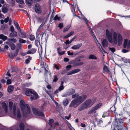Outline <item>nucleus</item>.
Returning <instances> with one entry per match:
<instances>
[{"label":"nucleus","mask_w":130,"mask_h":130,"mask_svg":"<svg viewBox=\"0 0 130 130\" xmlns=\"http://www.w3.org/2000/svg\"><path fill=\"white\" fill-rule=\"evenodd\" d=\"M106 33L107 38L110 43H112V37L111 34L109 32L108 29H106Z\"/></svg>","instance_id":"nucleus-9"},{"label":"nucleus","mask_w":130,"mask_h":130,"mask_svg":"<svg viewBox=\"0 0 130 130\" xmlns=\"http://www.w3.org/2000/svg\"><path fill=\"white\" fill-rule=\"evenodd\" d=\"M67 53L68 55L69 56H72L73 55V52L71 53L70 51H68Z\"/></svg>","instance_id":"nucleus-58"},{"label":"nucleus","mask_w":130,"mask_h":130,"mask_svg":"<svg viewBox=\"0 0 130 130\" xmlns=\"http://www.w3.org/2000/svg\"><path fill=\"white\" fill-rule=\"evenodd\" d=\"M14 89L12 85H10L8 87L7 90L9 92H11Z\"/></svg>","instance_id":"nucleus-29"},{"label":"nucleus","mask_w":130,"mask_h":130,"mask_svg":"<svg viewBox=\"0 0 130 130\" xmlns=\"http://www.w3.org/2000/svg\"><path fill=\"white\" fill-rule=\"evenodd\" d=\"M35 11L37 13H41L42 12V9L41 6L38 4H35L34 6Z\"/></svg>","instance_id":"nucleus-8"},{"label":"nucleus","mask_w":130,"mask_h":130,"mask_svg":"<svg viewBox=\"0 0 130 130\" xmlns=\"http://www.w3.org/2000/svg\"><path fill=\"white\" fill-rule=\"evenodd\" d=\"M63 103L64 105L66 106L68 104V102L67 99H66L63 100Z\"/></svg>","instance_id":"nucleus-35"},{"label":"nucleus","mask_w":130,"mask_h":130,"mask_svg":"<svg viewBox=\"0 0 130 130\" xmlns=\"http://www.w3.org/2000/svg\"><path fill=\"white\" fill-rule=\"evenodd\" d=\"M102 106V104L99 103L97 104L96 106L93 107L90 110L88 111V113L90 114L94 112V113L96 112L95 111L99 108Z\"/></svg>","instance_id":"nucleus-7"},{"label":"nucleus","mask_w":130,"mask_h":130,"mask_svg":"<svg viewBox=\"0 0 130 130\" xmlns=\"http://www.w3.org/2000/svg\"><path fill=\"white\" fill-rule=\"evenodd\" d=\"M72 67V66L71 65H69L66 67V68L67 69H68L71 68Z\"/></svg>","instance_id":"nucleus-64"},{"label":"nucleus","mask_w":130,"mask_h":130,"mask_svg":"<svg viewBox=\"0 0 130 130\" xmlns=\"http://www.w3.org/2000/svg\"><path fill=\"white\" fill-rule=\"evenodd\" d=\"M20 34H19V36L20 37L22 38H25L26 37V33L24 32L19 31Z\"/></svg>","instance_id":"nucleus-23"},{"label":"nucleus","mask_w":130,"mask_h":130,"mask_svg":"<svg viewBox=\"0 0 130 130\" xmlns=\"http://www.w3.org/2000/svg\"><path fill=\"white\" fill-rule=\"evenodd\" d=\"M18 52H19V51H18V50H17L15 51V52L14 53V55L15 56H16L18 54Z\"/></svg>","instance_id":"nucleus-61"},{"label":"nucleus","mask_w":130,"mask_h":130,"mask_svg":"<svg viewBox=\"0 0 130 130\" xmlns=\"http://www.w3.org/2000/svg\"><path fill=\"white\" fill-rule=\"evenodd\" d=\"M113 42L115 44H116L118 43L117 35L116 33L114 32L113 35Z\"/></svg>","instance_id":"nucleus-14"},{"label":"nucleus","mask_w":130,"mask_h":130,"mask_svg":"<svg viewBox=\"0 0 130 130\" xmlns=\"http://www.w3.org/2000/svg\"><path fill=\"white\" fill-rule=\"evenodd\" d=\"M127 39H125L123 44L124 48L127 47V48H130V40H129L128 44L127 43Z\"/></svg>","instance_id":"nucleus-15"},{"label":"nucleus","mask_w":130,"mask_h":130,"mask_svg":"<svg viewBox=\"0 0 130 130\" xmlns=\"http://www.w3.org/2000/svg\"><path fill=\"white\" fill-rule=\"evenodd\" d=\"M9 18L8 17H7L6 18H5L4 19V22L5 23H7L9 20Z\"/></svg>","instance_id":"nucleus-55"},{"label":"nucleus","mask_w":130,"mask_h":130,"mask_svg":"<svg viewBox=\"0 0 130 130\" xmlns=\"http://www.w3.org/2000/svg\"><path fill=\"white\" fill-rule=\"evenodd\" d=\"M19 127L20 130H24V125L23 123H21L19 125Z\"/></svg>","instance_id":"nucleus-31"},{"label":"nucleus","mask_w":130,"mask_h":130,"mask_svg":"<svg viewBox=\"0 0 130 130\" xmlns=\"http://www.w3.org/2000/svg\"><path fill=\"white\" fill-rule=\"evenodd\" d=\"M117 129L118 130H122L124 127V125L123 124V120L121 119H119L117 121Z\"/></svg>","instance_id":"nucleus-6"},{"label":"nucleus","mask_w":130,"mask_h":130,"mask_svg":"<svg viewBox=\"0 0 130 130\" xmlns=\"http://www.w3.org/2000/svg\"><path fill=\"white\" fill-rule=\"evenodd\" d=\"M17 29H18V31L19 32V31H21V29L19 27V24H18L17 25L15 26Z\"/></svg>","instance_id":"nucleus-54"},{"label":"nucleus","mask_w":130,"mask_h":130,"mask_svg":"<svg viewBox=\"0 0 130 130\" xmlns=\"http://www.w3.org/2000/svg\"><path fill=\"white\" fill-rule=\"evenodd\" d=\"M54 120L52 119H51L49 120L48 124L51 127H52V124L54 122Z\"/></svg>","instance_id":"nucleus-43"},{"label":"nucleus","mask_w":130,"mask_h":130,"mask_svg":"<svg viewBox=\"0 0 130 130\" xmlns=\"http://www.w3.org/2000/svg\"><path fill=\"white\" fill-rule=\"evenodd\" d=\"M64 43L66 44H69L71 43V42H70V41H69L68 40H67L66 42H64Z\"/></svg>","instance_id":"nucleus-60"},{"label":"nucleus","mask_w":130,"mask_h":130,"mask_svg":"<svg viewBox=\"0 0 130 130\" xmlns=\"http://www.w3.org/2000/svg\"><path fill=\"white\" fill-rule=\"evenodd\" d=\"M80 71L79 69H76L73 70L67 73V75H71L73 74L76 73Z\"/></svg>","instance_id":"nucleus-13"},{"label":"nucleus","mask_w":130,"mask_h":130,"mask_svg":"<svg viewBox=\"0 0 130 130\" xmlns=\"http://www.w3.org/2000/svg\"><path fill=\"white\" fill-rule=\"evenodd\" d=\"M82 45V44L81 43L78 44L74 45L71 47V48L73 50L78 49Z\"/></svg>","instance_id":"nucleus-21"},{"label":"nucleus","mask_w":130,"mask_h":130,"mask_svg":"<svg viewBox=\"0 0 130 130\" xmlns=\"http://www.w3.org/2000/svg\"><path fill=\"white\" fill-rule=\"evenodd\" d=\"M36 52V49L34 48H33L28 50L27 52V53L28 54H33L35 53Z\"/></svg>","instance_id":"nucleus-25"},{"label":"nucleus","mask_w":130,"mask_h":130,"mask_svg":"<svg viewBox=\"0 0 130 130\" xmlns=\"http://www.w3.org/2000/svg\"><path fill=\"white\" fill-rule=\"evenodd\" d=\"M70 27V26L69 25L67 26L66 27L64 28L63 31V32H66L67 31H68Z\"/></svg>","instance_id":"nucleus-40"},{"label":"nucleus","mask_w":130,"mask_h":130,"mask_svg":"<svg viewBox=\"0 0 130 130\" xmlns=\"http://www.w3.org/2000/svg\"><path fill=\"white\" fill-rule=\"evenodd\" d=\"M109 50L111 51L113 53L115 51V48L113 47H109Z\"/></svg>","instance_id":"nucleus-52"},{"label":"nucleus","mask_w":130,"mask_h":130,"mask_svg":"<svg viewBox=\"0 0 130 130\" xmlns=\"http://www.w3.org/2000/svg\"><path fill=\"white\" fill-rule=\"evenodd\" d=\"M96 101L95 99H88L84 103L87 108L91 106Z\"/></svg>","instance_id":"nucleus-4"},{"label":"nucleus","mask_w":130,"mask_h":130,"mask_svg":"<svg viewBox=\"0 0 130 130\" xmlns=\"http://www.w3.org/2000/svg\"><path fill=\"white\" fill-rule=\"evenodd\" d=\"M21 107L23 110V116H27L30 112V109L29 106L27 104L25 105L24 101L21 100L20 103Z\"/></svg>","instance_id":"nucleus-2"},{"label":"nucleus","mask_w":130,"mask_h":130,"mask_svg":"<svg viewBox=\"0 0 130 130\" xmlns=\"http://www.w3.org/2000/svg\"><path fill=\"white\" fill-rule=\"evenodd\" d=\"M57 50L58 54L60 55H62L65 53V51H61V47H58Z\"/></svg>","instance_id":"nucleus-26"},{"label":"nucleus","mask_w":130,"mask_h":130,"mask_svg":"<svg viewBox=\"0 0 130 130\" xmlns=\"http://www.w3.org/2000/svg\"><path fill=\"white\" fill-rule=\"evenodd\" d=\"M28 58L26 59L25 61V62L26 63H29L31 59V58L30 57V56H28Z\"/></svg>","instance_id":"nucleus-39"},{"label":"nucleus","mask_w":130,"mask_h":130,"mask_svg":"<svg viewBox=\"0 0 130 130\" xmlns=\"http://www.w3.org/2000/svg\"><path fill=\"white\" fill-rule=\"evenodd\" d=\"M7 37L3 34L0 35V39L2 40L3 41H5L7 39Z\"/></svg>","instance_id":"nucleus-27"},{"label":"nucleus","mask_w":130,"mask_h":130,"mask_svg":"<svg viewBox=\"0 0 130 130\" xmlns=\"http://www.w3.org/2000/svg\"><path fill=\"white\" fill-rule=\"evenodd\" d=\"M32 110L34 113L35 115L41 116H44L43 113L39 111L38 109L35 108H33Z\"/></svg>","instance_id":"nucleus-11"},{"label":"nucleus","mask_w":130,"mask_h":130,"mask_svg":"<svg viewBox=\"0 0 130 130\" xmlns=\"http://www.w3.org/2000/svg\"><path fill=\"white\" fill-rule=\"evenodd\" d=\"M92 35L93 37L94 38H95L96 40V43L97 45L98 46V47L99 48L100 50L101 51L103 49H102V46L98 42V41L97 40L96 38V37H95V36L93 35V32L92 31Z\"/></svg>","instance_id":"nucleus-18"},{"label":"nucleus","mask_w":130,"mask_h":130,"mask_svg":"<svg viewBox=\"0 0 130 130\" xmlns=\"http://www.w3.org/2000/svg\"><path fill=\"white\" fill-rule=\"evenodd\" d=\"M87 108L84 104L83 103L80 106L78 107V109L79 111H82Z\"/></svg>","instance_id":"nucleus-20"},{"label":"nucleus","mask_w":130,"mask_h":130,"mask_svg":"<svg viewBox=\"0 0 130 130\" xmlns=\"http://www.w3.org/2000/svg\"><path fill=\"white\" fill-rule=\"evenodd\" d=\"M59 125V123H58V122H56L55 123H54V124H53V126H54V127L55 128L57 126Z\"/></svg>","instance_id":"nucleus-59"},{"label":"nucleus","mask_w":130,"mask_h":130,"mask_svg":"<svg viewBox=\"0 0 130 130\" xmlns=\"http://www.w3.org/2000/svg\"><path fill=\"white\" fill-rule=\"evenodd\" d=\"M67 124L68 127L70 129H71L72 130L73 128V127L72 126L71 124L69 122H67Z\"/></svg>","instance_id":"nucleus-47"},{"label":"nucleus","mask_w":130,"mask_h":130,"mask_svg":"<svg viewBox=\"0 0 130 130\" xmlns=\"http://www.w3.org/2000/svg\"><path fill=\"white\" fill-rule=\"evenodd\" d=\"M14 28L13 25H11L10 27V30L11 32L14 31Z\"/></svg>","instance_id":"nucleus-53"},{"label":"nucleus","mask_w":130,"mask_h":130,"mask_svg":"<svg viewBox=\"0 0 130 130\" xmlns=\"http://www.w3.org/2000/svg\"><path fill=\"white\" fill-rule=\"evenodd\" d=\"M25 94L27 96L31 95L30 99L31 100H35L37 99L38 96L37 93L31 89L27 90L25 92Z\"/></svg>","instance_id":"nucleus-3"},{"label":"nucleus","mask_w":130,"mask_h":130,"mask_svg":"<svg viewBox=\"0 0 130 130\" xmlns=\"http://www.w3.org/2000/svg\"><path fill=\"white\" fill-rule=\"evenodd\" d=\"M60 19V17H58L57 15H56L55 17H54V19L55 20H59Z\"/></svg>","instance_id":"nucleus-50"},{"label":"nucleus","mask_w":130,"mask_h":130,"mask_svg":"<svg viewBox=\"0 0 130 130\" xmlns=\"http://www.w3.org/2000/svg\"><path fill=\"white\" fill-rule=\"evenodd\" d=\"M6 44L9 45L10 47L11 48L12 50H13L15 48V45L13 44V43L12 42L10 41H7L6 42Z\"/></svg>","instance_id":"nucleus-16"},{"label":"nucleus","mask_w":130,"mask_h":130,"mask_svg":"<svg viewBox=\"0 0 130 130\" xmlns=\"http://www.w3.org/2000/svg\"><path fill=\"white\" fill-rule=\"evenodd\" d=\"M83 19L85 20L86 22V23L87 24V25L88 26H89V25H88V21L87 20V19L86 18H85V17H84V18H83Z\"/></svg>","instance_id":"nucleus-57"},{"label":"nucleus","mask_w":130,"mask_h":130,"mask_svg":"<svg viewBox=\"0 0 130 130\" xmlns=\"http://www.w3.org/2000/svg\"><path fill=\"white\" fill-rule=\"evenodd\" d=\"M97 124L99 126H101L103 124V121L101 120H100L98 121Z\"/></svg>","instance_id":"nucleus-38"},{"label":"nucleus","mask_w":130,"mask_h":130,"mask_svg":"<svg viewBox=\"0 0 130 130\" xmlns=\"http://www.w3.org/2000/svg\"><path fill=\"white\" fill-rule=\"evenodd\" d=\"M29 39L31 40H33L35 39L34 36L33 35H31L30 36Z\"/></svg>","instance_id":"nucleus-48"},{"label":"nucleus","mask_w":130,"mask_h":130,"mask_svg":"<svg viewBox=\"0 0 130 130\" xmlns=\"http://www.w3.org/2000/svg\"><path fill=\"white\" fill-rule=\"evenodd\" d=\"M13 103L12 102L10 101L9 102V108L10 110H11L13 106Z\"/></svg>","instance_id":"nucleus-44"},{"label":"nucleus","mask_w":130,"mask_h":130,"mask_svg":"<svg viewBox=\"0 0 130 130\" xmlns=\"http://www.w3.org/2000/svg\"><path fill=\"white\" fill-rule=\"evenodd\" d=\"M13 116L17 119L20 118L21 116V114L19 110H16L15 105L14 104L13 107Z\"/></svg>","instance_id":"nucleus-5"},{"label":"nucleus","mask_w":130,"mask_h":130,"mask_svg":"<svg viewBox=\"0 0 130 130\" xmlns=\"http://www.w3.org/2000/svg\"><path fill=\"white\" fill-rule=\"evenodd\" d=\"M8 40L9 41H12V42L13 43H15L17 41V40L16 39L13 38L9 39H8Z\"/></svg>","instance_id":"nucleus-34"},{"label":"nucleus","mask_w":130,"mask_h":130,"mask_svg":"<svg viewBox=\"0 0 130 130\" xmlns=\"http://www.w3.org/2000/svg\"><path fill=\"white\" fill-rule=\"evenodd\" d=\"M54 79L53 80V82H56L57 80H58V78H57V75H54Z\"/></svg>","instance_id":"nucleus-46"},{"label":"nucleus","mask_w":130,"mask_h":130,"mask_svg":"<svg viewBox=\"0 0 130 130\" xmlns=\"http://www.w3.org/2000/svg\"><path fill=\"white\" fill-rule=\"evenodd\" d=\"M63 26V24L62 23H61L58 25V26L59 27L60 29H61Z\"/></svg>","instance_id":"nucleus-51"},{"label":"nucleus","mask_w":130,"mask_h":130,"mask_svg":"<svg viewBox=\"0 0 130 130\" xmlns=\"http://www.w3.org/2000/svg\"><path fill=\"white\" fill-rule=\"evenodd\" d=\"M70 63L72 64L73 67L79 66L84 64V63L82 62H77L74 60H73L71 61Z\"/></svg>","instance_id":"nucleus-12"},{"label":"nucleus","mask_w":130,"mask_h":130,"mask_svg":"<svg viewBox=\"0 0 130 130\" xmlns=\"http://www.w3.org/2000/svg\"><path fill=\"white\" fill-rule=\"evenodd\" d=\"M16 71L15 68L14 67H12V72H15Z\"/></svg>","instance_id":"nucleus-63"},{"label":"nucleus","mask_w":130,"mask_h":130,"mask_svg":"<svg viewBox=\"0 0 130 130\" xmlns=\"http://www.w3.org/2000/svg\"><path fill=\"white\" fill-rule=\"evenodd\" d=\"M74 33L73 31L71 32L69 34L64 37V38H68L71 36Z\"/></svg>","instance_id":"nucleus-32"},{"label":"nucleus","mask_w":130,"mask_h":130,"mask_svg":"<svg viewBox=\"0 0 130 130\" xmlns=\"http://www.w3.org/2000/svg\"><path fill=\"white\" fill-rule=\"evenodd\" d=\"M54 67L57 70H59V67L56 64H54L53 65Z\"/></svg>","instance_id":"nucleus-56"},{"label":"nucleus","mask_w":130,"mask_h":130,"mask_svg":"<svg viewBox=\"0 0 130 130\" xmlns=\"http://www.w3.org/2000/svg\"><path fill=\"white\" fill-rule=\"evenodd\" d=\"M2 12L4 13H6L8 11V9L6 7L2 8Z\"/></svg>","instance_id":"nucleus-37"},{"label":"nucleus","mask_w":130,"mask_h":130,"mask_svg":"<svg viewBox=\"0 0 130 130\" xmlns=\"http://www.w3.org/2000/svg\"><path fill=\"white\" fill-rule=\"evenodd\" d=\"M88 58L90 59L96 60L97 59V57L94 55L91 54L89 55Z\"/></svg>","instance_id":"nucleus-28"},{"label":"nucleus","mask_w":130,"mask_h":130,"mask_svg":"<svg viewBox=\"0 0 130 130\" xmlns=\"http://www.w3.org/2000/svg\"><path fill=\"white\" fill-rule=\"evenodd\" d=\"M87 97V95L85 94L79 95L78 94H75L73 95L72 98L75 99L71 102L69 107H76L85 100Z\"/></svg>","instance_id":"nucleus-1"},{"label":"nucleus","mask_w":130,"mask_h":130,"mask_svg":"<svg viewBox=\"0 0 130 130\" xmlns=\"http://www.w3.org/2000/svg\"><path fill=\"white\" fill-rule=\"evenodd\" d=\"M16 2L18 3L23 4L24 3V0H16Z\"/></svg>","instance_id":"nucleus-41"},{"label":"nucleus","mask_w":130,"mask_h":130,"mask_svg":"<svg viewBox=\"0 0 130 130\" xmlns=\"http://www.w3.org/2000/svg\"><path fill=\"white\" fill-rule=\"evenodd\" d=\"M8 57L11 59L13 58L15 56L14 54L12 52H11L10 53H8Z\"/></svg>","instance_id":"nucleus-33"},{"label":"nucleus","mask_w":130,"mask_h":130,"mask_svg":"<svg viewBox=\"0 0 130 130\" xmlns=\"http://www.w3.org/2000/svg\"><path fill=\"white\" fill-rule=\"evenodd\" d=\"M75 90L72 89H70L67 92L62 95V97H67L69 95H72L75 93Z\"/></svg>","instance_id":"nucleus-10"},{"label":"nucleus","mask_w":130,"mask_h":130,"mask_svg":"<svg viewBox=\"0 0 130 130\" xmlns=\"http://www.w3.org/2000/svg\"><path fill=\"white\" fill-rule=\"evenodd\" d=\"M19 42L21 43H24L26 42L25 40H23V39L21 38H19Z\"/></svg>","instance_id":"nucleus-36"},{"label":"nucleus","mask_w":130,"mask_h":130,"mask_svg":"<svg viewBox=\"0 0 130 130\" xmlns=\"http://www.w3.org/2000/svg\"><path fill=\"white\" fill-rule=\"evenodd\" d=\"M17 33L15 31L12 32L9 35V37L10 38H15L17 36Z\"/></svg>","instance_id":"nucleus-22"},{"label":"nucleus","mask_w":130,"mask_h":130,"mask_svg":"<svg viewBox=\"0 0 130 130\" xmlns=\"http://www.w3.org/2000/svg\"><path fill=\"white\" fill-rule=\"evenodd\" d=\"M11 81L10 79H8L7 81L6 84L7 85L10 84L11 83Z\"/></svg>","instance_id":"nucleus-49"},{"label":"nucleus","mask_w":130,"mask_h":130,"mask_svg":"<svg viewBox=\"0 0 130 130\" xmlns=\"http://www.w3.org/2000/svg\"><path fill=\"white\" fill-rule=\"evenodd\" d=\"M2 106L3 109L5 111V112H7L8 107L6 104L5 102H3L2 103Z\"/></svg>","instance_id":"nucleus-19"},{"label":"nucleus","mask_w":130,"mask_h":130,"mask_svg":"<svg viewBox=\"0 0 130 130\" xmlns=\"http://www.w3.org/2000/svg\"><path fill=\"white\" fill-rule=\"evenodd\" d=\"M118 45L120 46L122 44V43L123 40L122 37V36L120 34H118Z\"/></svg>","instance_id":"nucleus-17"},{"label":"nucleus","mask_w":130,"mask_h":130,"mask_svg":"<svg viewBox=\"0 0 130 130\" xmlns=\"http://www.w3.org/2000/svg\"><path fill=\"white\" fill-rule=\"evenodd\" d=\"M103 70L104 72H108V69L106 66H104Z\"/></svg>","instance_id":"nucleus-42"},{"label":"nucleus","mask_w":130,"mask_h":130,"mask_svg":"<svg viewBox=\"0 0 130 130\" xmlns=\"http://www.w3.org/2000/svg\"><path fill=\"white\" fill-rule=\"evenodd\" d=\"M102 43L103 47H107L108 43L106 39H104L102 41Z\"/></svg>","instance_id":"nucleus-24"},{"label":"nucleus","mask_w":130,"mask_h":130,"mask_svg":"<svg viewBox=\"0 0 130 130\" xmlns=\"http://www.w3.org/2000/svg\"><path fill=\"white\" fill-rule=\"evenodd\" d=\"M126 119L130 120V113L129 114H127L126 115Z\"/></svg>","instance_id":"nucleus-62"},{"label":"nucleus","mask_w":130,"mask_h":130,"mask_svg":"<svg viewBox=\"0 0 130 130\" xmlns=\"http://www.w3.org/2000/svg\"><path fill=\"white\" fill-rule=\"evenodd\" d=\"M34 0H26V2L27 4L29 6H31V2L32 1Z\"/></svg>","instance_id":"nucleus-45"},{"label":"nucleus","mask_w":130,"mask_h":130,"mask_svg":"<svg viewBox=\"0 0 130 130\" xmlns=\"http://www.w3.org/2000/svg\"><path fill=\"white\" fill-rule=\"evenodd\" d=\"M64 82H63L61 81V85L59 87V91H60L63 90L64 88V87L63 86V84Z\"/></svg>","instance_id":"nucleus-30"}]
</instances>
